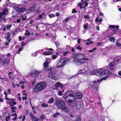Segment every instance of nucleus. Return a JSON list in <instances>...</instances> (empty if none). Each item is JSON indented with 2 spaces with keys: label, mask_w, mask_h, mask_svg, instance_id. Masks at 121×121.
I'll return each instance as SVG.
<instances>
[{
  "label": "nucleus",
  "mask_w": 121,
  "mask_h": 121,
  "mask_svg": "<svg viewBox=\"0 0 121 121\" xmlns=\"http://www.w3.org/2000/svg\"><path fill=\"white\" fill-rule=\"evenodd\" d=\"M77 12V11L75 9H73L72 11V13H76Z\"/></svg>",
  "instance_id": "51"
},
{
  "label": "nucleus",
  "mask_w": 121,
  "mask_h": 121,
  "mask_svg": "<svg viewBox=\"0 0 121 121\" xmlns=\"http://www.w3.org/2000/svg\"><path fill=\"white\" fill-rule=\"evenodd\" d=\"M48 64L49 63L48 62H45L44 64V66L45 67L47 68L48 66Z\"/></svg>",
  "instance_id": "33"
},
{
  "label": "nucleus",
  "mask_w": 121,
  "mask_h": 121,
  "mask_svg": "<svg viewBox=\"0 0 121 121\" xmlns=\"http://www.w3.org/2000/svg\"><path fill=\"white\" fill-rule=\"evenodd\" d=\"M48 16L50 18H52V17H55V15L53 14H49Z\"/></svg>",
  "instance_id": "40"
},
{
  "label": "nucleus",
  "mask_w": 121,
  "mask_h": 121,
  "mask_svg": "<svg viewBox=\"0 0 121 121\" xmlns=\"http://www.w3.org/2000/svg\"><path fill=\"white\" fill-rule=\"evenodd\" d=\"M90 16L88 15H85L84 17V18H85L89 19L90 18Z\"/></svg>",
  "instance_id": "45"
},
{
  "label": "nucleus",
  "mask_w": 121,
  "mask_h": 121,
  "mask_svg": "<svg viewBox=\"0 0 121 121\" xmlns=\"http://www.w3.org/2000/svg\"><path fill=\"white\" fill-rule=\"evenodd\" d=\"M10 108L11 109H13V110H16L17 108L15 107H12Z\"/></svg>",
  "instance_id": "49"
},
{
  "label": "nucleus",
  "mask_w": 121,
  "mask_h": 121,
  "mask_svg": "<svg viewBox=\"0 0 121 121\" xmlns=\"http://www.w3.org/2000/svg\"><path fill=\"white\" fill-rule=\"evenodd\" d=\"M6 40L8 42H10L11 40V39L10 38V37H7L6 39Z\"/></svg>",
  "instance_id": "44"
},
{
  "label": "nucleus",
  "mask_w": 121,
  "mask_h": 121,
  "mask_svg": "<svg viewBox=\"0 0 121 121\" xmlns=\"http://www.w3.org/2000/svg\"><path fill=\"white\" fill-rule=\"evenodd\" d=\"M108 38V39L112 43L114 42L115 40V38L113 37H109Z\"/></svg>",
  "instance_id": "22"
},
{
  "label": "nucleus",
  "mask_w": 121,
  "mask_h": 121,
  "mask_svg": "<svg viewBox=\"0 0 121 121\" xmlns=\"http://www.w3.org/2000/svg\"><path fill=\"white\" fill-rule=\"evenodd\" d=\"M17 115H16V116L14 118H13V119H12V120L14 121H15L17 119Z\"/></svg>",
  "instance_id": "55"
},
{
  "label": "nucleus",
  "mask_w": 121,
  "mask_h": 121,
  "mask_svg": "<svg viewBox=\"0 0 121 121\" xmlns=\"http://www.w3.org/2000/svg\"><path fill=\"white\" fill-rule=\"evenodd\" d=\"M22 99L23 100H25L27 99L26 96L23 97H22Z\"/></svg>",
  "instance_id": "56"
},
{
  "label": "nucleus",
  "mask_w": 121,
  "mask_h": 121,
  "mask_svg": "<svg viewBox=\"0 0 121 121\" xmlns=\"http://www.w3.org/2000/svg\"><path fill=\"white\" fill-rule=\"evenodd\" d=\"M58 53H56V55H52L51 57L52 60H54L56 59L58 56Z\"/></svg>",
  "instance_id": "23"
},
{
  "label": "nucleus",
  "mask_w": 121,
  "mask_h": 121,
  "mask_svg": "<svg viewBox=\"0 0 121 121\" xmlns=\"http://www.w3.org/2000/svg\"><path fill=\"white\" fill-rule=\"evenodd\" d=\"M7 37H10L11 36V35L9 32H8L7 33Z\"/></svg>",
  "instance_id": "60"
},
{
  "label": "nucleus",
  "mask_w": 121,
  "mask_h": 121,
  "mask_svg": "<svg viewBox=\"0 0 121 121\" xmlns=\"http://www.w3.org/2000/svg\"><path fill=\"white\" fill-rule=\"evenodd\" d=\"M76 98H75V97H74L73 100L71 99H69L68 101H66V102L69 105L73 106H74L76 104Z\"/></svg>",
  "instance_id": "10"
},
{
  "label": "nucleus",
  "mask_w": 121,
  "mask_h": 121,
  "mask_svg": "<svg viewBox=\"0 0 121 121\" xmlns=\"http://www.w3.org/2000/svg\"><path fill=\"white\" fill-rule=\"evenodd\" d=\"M60 114L58 112H56L53 115V117H56L57 116L60 115Z\"/></svg>",
  "instance_id": "31"
},
{
  "label": "nucleus",
  "mask_w": 121,
  "mask_h": 121,
  "mask_svg": "<svg viewBox=\"0 0 121 121\" xmlns=\"http://www.w3.org/2000/svg\"><path fill=\"white\" fill-rule=\"evenodd\" d=\"M69 53L68 51H66L65 52H63V55L64 56H65L66 54Z\"/></svg>",
  "instance_id": "42"
},
{
  "label": "nucleus",
  "mask_w": 121,
  "mask_h": 121,
  "mask_svg": "<svg viewBox=\"0 0 121 121\" xmlns=\"http://www.w3.org/2000/svg\"><path fill=\"white\" fill-rule=\"evenodd\" d=\"M47 85V83L44 82H40L37 84L34 88V92L36 93L45 89Z\"/></svg>",
  "instance_id": "2"
},
{
  "label": "nucleus",
  "mask_w": 121,
  "mask_h": 121,
  "mask_svg": "<svg viewBox=\"0 0 121 121\" xmlns=\"http://www.w3.org/2000/svg\"><path fill=\"white\" fill-rule=\"evenodd\" d=\"M9 59H6L5 60H4L3 62V64L4 65H9Z\"/></svg>",
  "instance_id": "17"
},
{
  "label": "nucleus",
  "mask_w": 121,
  "mask_h": 121,
  "mask_svg": "<svg viewBox=\"0 0 121 121\" xmlns=\"http://www.w3.org/2000/svg\"><path fill=\"white\" fill-rule=\"evenodd\" d=\"M25 34L29 36L30 34V32H28L27 30H26V32L25 33Z\"/></svg>",
  "instance_id": "34"
},
{
  "label": "nucleus",
  "mask_w": 121,
  "mask_h": 121,
  "mask_svg": "<svg viewBox=\"0 0 121 121\" xmlns=\"http://www.w3.org/2000/svg\"><path fill=\"white\" fill-rule=\"evenodd\" d=\"M55 43L56 46H59L60 45L59 43H58V42L57 41H56Z\"/></svg>",
  "instance_id": "50"
},
{
  "label": "nucleus",
  "mask_w": 121,
  "mask_h": 121,
  "mask_svg": "<svg viewBox=\"0 0 121 121\" xmlns=\"http://www.w3.org/2000/svg\"><path fill=\"white\" fill-rule=\"evenodd\" d=\"M84 29H86L87 27V25L86 24H84Z\"/></svg>",
  "instance_id": "57"
},
{
  "label": "nucleus",
  "mask_w": 121,
  "mask_h": 121,
  "mask_svg": "<svg viewBox=\"0 0 121 121\" xmlns=\"http://www.w3.org/2000/svg\"><path fill=\"white\" fill-rule=\"evenodd\" d=\"M116 43L117 46H121V44L119 43V42H118L117 40L116 42Z\"/></svg>",
  "instance_id": "36"
},
{
  "label": "nucleus",
  "mask_w": 121,
  "mask_h": 121,
  "mask_svg": "<svg viewBox=\"0 0 121 121\" xmlns=\"http://www.w3.org/2000/svg\"><path fill=\"white\" fill-rule=\"evenodd\" d=\"M10 42H6L5 43V45L8 46L9 45V44L10 43Z\"/></svg>",
  "instance_id": "58"
},
{
  "label": "nucleus",
  "mask_w": 121,
  "mask_h": 121,
  "mask_svg": "<svg viewBox=\"0 0 121 121\" xmlns=\"http://www.w3.org/2000/svg\"><path fill=\"white\" fill-rule=\"evenodd\" d=\"M42 106L44 107H46L48 106V105L47 104L43 103L42 104Z\"/></svg>",
  "instance_id": "39"
},
{
  "label": "nucleus",
  "mask_w": 121,
  "mask_h": 121,
  "mask_svg": "<svg viewBox=\"0 0 121 121\" xmlns=\"http://www.w3.org/2000/svg\"><path fill=\"white\" fill-rule=\"evenodd\" d=\"M16 115H16V113H14L13 114H11V116L12 117H14L15 116V117Z\"/></svg>",
  "instance_id": "61"
},
{
  "label": "nucleus",
  "mask_w": 121,
  "mask_h": 121,
  "mask_svg": "<svg viewBox=\"0 0 121 121\" xmlns=\"http://www.w3.org/2000/svg\"><path fill=\"white\" fill-rule=\"evenodd\" d=\"M75 95V93L72 91H67L65 94V96L67 97L69 96L73 97L74 98V96Z\"/></svg>",
  "instance_id": "11"
},
{
  "label": "nucleus",
  "mask_w": 121,
  "mask_h": 121,
  "mask_svg": "<svg viewBox=\"0 0 121 121\" xmlns=\"http://www.w3.org/2000/svg\"><path fill=\"white\" fill-rule=\"evenodd\" d=\"M44 116L43 115H41L40 117V119L42 120H43L44 119Z\"/></svg>",
  "instance_id": "43"
},
{
  "label": "nucleus",
  "mask_w": 121,
  "mask_h": 121,
  "mask_svg": "<svg viewBox=\"0 0 121 121\" xmlns=\"http://www.w3.org/2000/svg\"><path fill=\"white\" fill-rule=\"evenodd\" d=\"M4 98L5 99L7 100V103L9 104L10 106H13L14 105L16 104V102H14V100L12 98H8L7 96H5Z\"/></svg>",
  "instance_id": "7"
},
{
  "label": "nucleus",
  "mask_w": 121,
  "mask_h": 121,
  "mask_svg": "<svg viewBox=\"0 0 121 121\" xmlns=\"http://www.w3.org/2000/svg\"><path fill=\"white\" fill-rule=\"evenodd\" d=\"M25 114L26 115H27L29 114V110H26L25 112Z\"/></svg>",
  "instance_id": "53"
},
{
  "label": "nucleus",
  "mask_w": 121,
  "mask_h": 121,
  "mask_svg": "<svg viewBox=\"0 0 121 121\" xmlns=\"http://www.w3.org/2000/svg\"><path fill=\"white\" fill-rule=\"evenodd\" d=\"M54 69L53 68H51L50 69H45V70L48 73V77L50 78L56 80L57 79V77L53 71Z\"/></svg>",
  "instance_id": "4"
},
{
  "label": "nucleus",
  "mask_w": 121,
  "mask_h": 121,
  "mask_svg": "<svg viewBox=\"0 0 121 121\" xmlns=\"http://www.w3.org/2000/svg\"><path fill=\"white\" fill-rule=\"evenodd\" d=\"M115 65V60H113L112 62L110 63L109 65L110 68L111 69H112L114 68Z\"/></svg>",
  "instance_id": "16"
},
{
  "label": "nucleus",
  "mask_w": 121,
  "mask_h": 121,
  "mask_svg": "<svg viewBox=\"0 0 121 121\" xmlns=\"http://www.w3.org/2000/svg\"><path fill=\"white\" fill-rule=\"evenodd\" d=\"M19 83L20 84H24V83H25L24 82L22 81H21L20 82H19Z\"/></svg>",
  "instance_id": "59"
},
{
  "label": "nucleus",
  "mask_w": 121,
  "mask_h": 121,
  "mask_svg": "<svg viewBox=\"0 0 121 121\" xmlns=\"http://www.w3.org/2000/svg\"><path fill=\"white\" fill-rule=\"evenodd\" d=\"M43 54L45 55H49L52 54L53 52L51 51L48 52H44L43 53Z\"/></svg>",
  "instance_id": "20"
},
{
  "label": "nucleus",
  "mask_w": 121,
  "mask_h": 121,
  "mask_svg": "<svg viewBox=\"0 0 121 121\" xmlns=\"http://www.w3.org/2000/svg\"><path fill=\"white\" fill-rule=\"evenodd\" d=\"M99 73L100 75L99 76V77L108 76V75H111L112 74L111 72H110L109 70L105 68L100 69H99Z\"/></svg>",
  "instance_id": "5"
},
{
  "label": "nucleus",
  "mask_w": 121,
  "mask_h": 121,
  "mask_svg": "<svg viewBox=\"0 0 121 121\" xmlns=\"http://www.w3.org/2000/svg\"><path fill=\"white\" fill-rule=\"evenodd\" d=\"M66 49H67L69 50V49H70V48L71 47H70V46L68 45H67L66 46Z\"/></svg>",
  "instance_id": "52"
},
{
  "label": "nucleus",
  "mask_w": 121,
  "mask_h": 121,
  "mask_svg": "<svg viewBox=\"0 0 121 121\" xmlns=\"http://www.w3.org/2000/svg\"><path fill=\"white\" fill-rule=\"evenodd\" d=\"M26 117L25 115L23 116V117L22 118V121H24Z\"/></svg>",
  "instance_id": "62"
},
{
  "label": "nucleus",
  "mask_w": 121,
  "mask_h": 121,
  "mask_svg": "<svg viewBox=\"0 0 121 121\" xmlns=\"http://www.w3.org/2000/svg\"><path fill=\"white\" fill-rule=\"evenodd\" d=\"M109 27L110 28H112L115 27L117 29H118L119 27V26H115L114 25H110L109 26Z\"/></svg>",
  "instance_id": "30"
},
{
  "label": "nucleus",
  "mask_w": 121,
  "mask_h": 121,
  "mask_svg": "<svg viewBox=\"0 0 121 121\" xmlns=\"http://www.w3.org/2000/svg\"><path fill=\"white\" fill-rule=\"evenodd\" d=\"M82 97V94L81 93L78 92L76 95V97L78 99L81 98Z\"/></svg>",
  "instance_id": "21"
},
{
  "label": "nucleus",
  "mask_w": 121,
  "mask_h": 121,
  "mask_svg": "<svg viewBox=\"0 0 121 121\" xmlns=\"http://www.w3.org/2000/svg\"><path fill=\"white\" fill-rule=\"evenodd\" d=\"M73 62L78 64L81 65L83 64L85 60H89V58H86L85 55L82 54H79L73 57Z\"/></svg>",
  "instance_id": "1"
},
{
  "label": "nucleus",
  "mask_w": 121,
  "mask_h": 121,
  "mask_svg": "<svg viewBox=\"0 0 121 121\" xmlns=\"http://www.w3.org/2000/svg\"><path fill=\"white\" fill-rule=\"evenodd\" d=\"M76 48L79 50H81L82 49V48L80 46L77 47Z\"/></svg>",
  "instance_id": "48"
},
{
  "label": "nucleus",
  "mask_w": 121,
  "mask_h": 121,
  "mask_svg": "<svg viewBox=\"0 0 121 121\" xmlns=\"http://www.w3.org/2000/svg\"><path fill=\"white\" fill-rule=\"evenodd\" d=\"M56 106L62 110V111L65 112L67 111L68 109L65 102L62 100H59L57 101L56 103Z\"/></svg>",
  "instance_id": "3"
},
{
  "label": "nucleus",
  "mask_w": 121,
  "mask_h": 121,
  "mask_svg": "<svg viewBox=\"0 0 121 121\" xmlns=\"http://www.w3.org/2000/svg\"><path fill=\"white\" fill-rule=\"evenodd\" d=\"M11 26L12 25H8L6 26V27L7 30H9L11 27Z\"/></svg>",
  "instance_id": "37"
},
{
  "label": "nucleus",
  "mask_w": 121,
  "mask_h": 121,
  "mask_svg": "<svg viewBox=\"0 0 121 121\" xmlns=\"http://www.w3.org/2000/svg\"><path fill=\"white\" fill-rule=\"evenodd\" d=\"M10 118V116L9 115H8V116L6 117L5 120L6 121H8L9 120Z\"/></svg>",
  "instance_id": "41"
},
{
  "label": "nucleus",
  "mask_w": 121,
  "mask_h": 121,
  "mask_svg": "<svg viewBox=\"0 0 121 121\" xmlns=\"http://www.w3.org/2000/svg\"><path fill=\"white\" fill-rule=\"evenodd\" d=\"M87 73V71L85 69H82L80 70V72L78 73L79 74H80L81 73Z\"/></svg>",
  "instance_id": "26"
},
{
  "label": "nucleus",
  "mask_w": 121,
  "mask_h": 121,
  "mask_svg": "<svg viewBox=\"0 0 121 121\" xmlns=\"http://www.w3.org/2000/svg\"><path fill=\"white\" fill-rule=\"evenodd\" d=\"M23 48L22 47H21V48H20L19 49L18 51L17 52V53L18 54H20V51H21L22 50H23Z\"/></svg>",
  "instance_id": "35"
},
{
  "label": "nucleus",
  "mask_w": 121,
  "mask_h": 121,
  "mask_svg": "<svg viewBox=\"0 0 121 121\" xmlns=\"http://www.w3.org/2000/svg\"><path fill=\"white\" fill-rule=\"evenodd\" d=\"M57 89H62L63 87V86L62 84L59 82H57L55 85Z\"/></svg>",
  "instance_id": "15"
},
{
  "label": "nucleus",
  "mask_w": 121,
  "mask_h": 121,
  "mask_svg": "<svg viewBox=\"0 0 121 121\" xmlns=\"http://www.w3.org/2000/svg\"><path fill=\"white\" fill-rule=\"evenodd\" d=\"M81 119L79 116H77L76 117L74 121H81Z\"/></svg>",
  "instance_id": "29"
},
{
  "label": "nucleus",
  "mask_w": 121,
  "mask_h": 121,
  "mask_svg": "<svg viewBox=\"0 0 121 121\" xmlns=\"http://www.w3.org/2000/svg\"><path fill=\"white\" fill-rule=\"evenodd\" d=\"M54 99L52 97L48 101V103L50 104H51L54 102Z\"/></svg>",
  "instance_id": "27"
},
{
  "label": "nucleus",
  "mask_w": 121,
  "mask_h": 121,
  "mask_svg": "<svg viewBox=\"0 0 121 121\" xmlns=\"http://www.w3.org/2000/svg\"><path fill=\"white\" fill-rule=\"evenodd\" d=\"M8 12V10L7 9L4 8L3 9L2 12L0 13V19L2 18L3 15H6Z\"/></svg>",
  "instance_id": "12"
},
{
  "label": "nucleus",
  "mask_w": 121,
  "mask_h": 121,
  "mask_svg": "<svg viewBox=\"0 0 121 121\" xmlns=\"http://www.w3.org/2000/svg\"><path fill=\"white\" fill-rule=\"evenodd\" d=\"M58 94L59 95L61 96L62 95V93L61 92V91H59L58 92Z\"/></svg>",
  "instance_id": "46"
},
{
  "label": "nucleus",
  "mask_w": 121,
  "mask_h": 121,
  "mask_svg": "<svg viewBox=\"0 0 121 121\" xmlns=\"http://www.w3.org/2000/svg\"><path fill=\"white\" fill-rule=\"evenodd\" d=\"M30 118L33 121H37L39 120V119L37 118L36 117L34 116H32Z\"/></svg>",
  "instance_id": "25"
},
{
  "label": "nucleus",
  "mask_w": 121,
  "mask_h": 121,
  "mask_svg": "<svg viewBox=\"0 0 121 121\" xmlns=\"http://www.w3.org/2000/svg\"><path fill=\"white\" fill-rule=\"evenodd\" d=\"M99 69L96 70H94L91 72V73L92 74L96 75L99 77V76L100 75V73H99Z\"/></svg>",
  "instance_id": "14"
},
{
  "label": "nucleus",
  "mask_w": 121,
  "mask_h": 121,
  "mask_svg": "<svg viewBox=\"0 0 121 121\" xmlns=\"http://www.w3.org/2000/svg\"><path fill=\"white\" fill-rule=\"evenodd\" d=\"M76 107L78 109H79L81 107V102L80 101H78L77 103H76Z\"/></svg>",
  "instance_id": "18"
},
{
  "label": "nucleus",
  "mask_w": 121,
  "mask_h": 121,
  "mask_svg": "<svg viewBox=\"0 0 121 121\" xmlns=\"http://www.w3.org/2000/svg\"><path fill=\"white\" fill-rule=\"evenodd\" d=\"M46 49V48H43V49H41L39 50L38 51H37V52H39V53H42V52L43 51V50H47V49Z\"/></svg>",
  "instance_id": "32"
},
{
  "label": "nucleus",
  "mask_w": 121,
  "mask_h": 121,
  "mask_svg": "<svg viewBox=\"0 0 121 121\" xmlns=\"http://www.w3.org/2000/svg\"><path fill=\"white\" fill-rule=\"evenodd\" d=\"M25 11L24 8H19L18 9V11L19 12H23Z\"/></svg>",
  "instance_id": "28"
},
{
  "label": "nucleus",
  "mask_w": 121,
  "mask_h": 121,
  "mask_svg": "<svg viewBox=\"0 0 121 121\" xmlns=\"http://www.w3.org/2000/svg\"><path fill=\"white\" fill-rule=\"evenodd\" d=\"M69 60V59L68 58L61 59L57 63L56 66L57 68H58L60 67H63L65 65V63Z\"/></svg>",
  "instance_id": "6"
},
{
  "label": "nucleus",
  "mask_w": 121,
  "mask_h": 121,
  "mask_svg": "<svg viewBox=\"0 0 121 121\" xmlns=\"http://www.w3.org/2000/svg\"><path fill=\"white\" fill-rule=\"evenodd\" d=\"M12 72H10L9 73L8 75L9 76V78L11 80H13L14 78V77L13 76L11 75L12 73Z\"/></svg>",
  "instance_id": "24"
},
{
  "label": "nucleus",
  "mask_w": 121,
  "mask_h": 121,
  "mask_svg": "<svg viewBox=\"0 0 121 121\" xmlns=\"http://www.w3.org/2000/svg\"><path fill=\"white\" fill-rule=\"evenodd\" d=\"M42 71L39 70H35L34 71L31 73V75L32 76H34L39 74L43 73Z\"/></svg>",
  "instance_id": "13"
},
{
  "label": "nucleus",
  "mask_w": 121,
  "mask_h": 121,
  "mask_svg": "<svg viewBox=\"0 0 121 121\" xmlns=\"http://www.w3.org/2000/svg\"><path fill=\"white\" fill-rule=\"evenodd\" d=\"M35 12L36 13H41L39 9L36 10H35Z\"/></svg>",
  "instance_id": "47"
},
{
  "label": "nucleus",
  "mask_w": 121,
  "mask_h": 121,
  "mask_svg": "<svg viewBox=\"0 0 121 121\" xmlns=\"http://www.w3.org/2000/svg\"><path fill=\"white\" fill-rule=\"evenodd\" d=\"M106 77H104L103 78H102L100 80H99L98 79L97 80V81H94L93 82V83H95V86H94L93 85H92V87L93 88H95L96 87H97L99 85V84L98 82H99L100 81V82H101L103 80H105L107 79V78H108V76H106Z\"/></svg>",
  "instance_id": "8"
},
{
  "label": "nucleus",
  "mask_w": 121,
  "mask_h": 121,
  "mask_svg": "<svg viewBox=\"0 0 121 121\" xmlns=\"http://www.w3.org/2000/svg\"><path fill=\"white\" fill-rule=\"evenodd\" d=\"M19 39L20 41H21L22 40V38L21 36H20L19 37Z\"/></svg>",
  "instance_id": "63"
},
{
  "label": "nucleus",
  "mask_w": 121,
  "mask_h": 121,
  "mask_svg": "<svg viewBox=\"0 0 121 121\" xmlns=\"http://www.w3.org/2000/svg\"><path fill=\"white\" fill-rule=\"evenodd\" d=\"M26 42L24 43L23 42H22V46H25L26 45Z\"/></svg>",
  "instance_id": "54"
},
{
  "label": "nucleus",
  "mask_w": 121,
  "mask_h": 121,
  "mask_svg": "<svg viewBox=\"0 0 121 121\" xmlns=\"http://www.w3.org/2000/svg\"><path fill=\"white\" fill-rule=\"evenodd\" d=\"M38 52H36L35 53H33L32 54V55L33 56H36L38 55Z\"/></svg>",
  "instance_id": "38"
},
{
  "label": "nucleus",
  "mask_w": 121,
  "mask_h": 121,
  "mask_svg": "<svg viewBox=\"0 0 121 121\" xmlns=\"http://www.w3.org/2000/svg\"><path fill=\"white\" fill-rule=\"evenodd\" d=\"M45 14L44 13H42L39 15V17H37L36 18L37 20H39L40 19L42 18V17L45 15Z\"/></svg>",
  "instance_id": "19"
},
{
  "label": "nucleus",
  "mask_w": 121,
  "mask_h": 121,
  "mask_svg": "<svg viewBox=\"0 0 121 121\" xmlns=\"http://www.w3.org/2000/svg\"><path fill=\"white\" fill-rule=\"evenodd\" d=\"M21 20L19 19H18L17 20V23H19L21 22Z\"/></svg>",
  "instance_id": "64"
},
{
  "label": "nucleus",
  "mask_w": 121,
  "mask_h": 121,
  "mask_svg": "<svg viewBox=\"0 0 121 121\" xmlns=\"http://www.w3.org/2000/svg\"><path fill=\"white\" fill-rule=\"evenodd\" d=\"M83 0H81V2L82 3H79L78 4V6H79L81 9H82L83 8L84 9H85L86 7L88 5V3L87 1H83Z\"/></svg>",
  "instance_id": "9"
}]
</instances>
